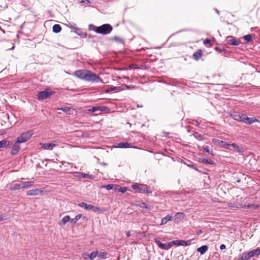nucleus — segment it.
Wrapping results in <instances>:
<instances>
[{"label":"nucleus","mask_w":260,"mask_h":260,"mask_svg":"<svg viewBox=\"0 0 260 260\" xmlns=\"http://www.w3.org/2000/svg\"><path fill=\"white\" fill-rule=\"evenodd\" d=\"M55 92L52 91H48L47 90L38 92L37 94V98L39 100H45L53 95Z\"/></svg>","instance_id":"39448f33"},{"label":"nucleus","mask_w":260,"mask_h":260,"mask_svg":"<svg viewBox=\"0 0 260 260\" xmlns=\"http://www.w3.org/2000/svg\"><path fill=\"white\" fill-rule=\"evenodd\" d=\"M251 257L258 256L260 255V248L258 247L249 251Z\"/></svg>","instance_id":"5701e85b"},{"label":"nucleus","mask_w":260,"mask_h":260,"mask_svg":"<svg viewBox=\"0 0 260 260\" xmlns=\"http://www.w3.org/2000/svg\"><path fill=\"white\" fill-rule=\"evenodd\" d=\"M180 243L179 246H186L189 245L191 242L190 240H187V241L180 240Z\"/></svg>","instance_id":"f704fd0d"},{"label":"nucleus","mask_w":260,"mask_h":260,"mask_svg":"<svg viewBox=\"0 0 260 260\" xmlns=\"http://www.w3.org/2000/svg\"><path fill=\"white\" fill-rule=\"evenodd\" d=\"M113 91H122L121 86H111L108 89H106V92H110Z\"/></svg>","instance_id":"a878e982"},{"label":"nucleus","mask_w":260,"mask_h":260,"mask_svg":"<svg viewBox=\"0 0 260 260\" xmlns=\"http://www.w3.org/2000/svg\"><path fill=\"white\" fill-rule=\"evenodd\" d=\"M212 142L215 144H218L219 145H221V147L225 149H229V147H230V144L228 143L227 142L219 140L217 139H213Z\"/></svg>","instance_id":"6e6552de"},{"label":"nucleus","mask_w":260,"mask_h":260,"mask_svg":"<svg viewBox=\"0 0 260 260\" xmlns=\"http://www.w3.org/2000/svg\"><path fill=\"white\" fill-rule=\"evenodd\" d=\"M98 254V251H94L91 252L90 253H89V258L90 259H92L94 258H95Z\"/></svg>","instance_id":"ea45409f"},{"label":"nucleus","mask_w":260,"mask_h":260,"mask_svg":"<svg viewBox=\"0 0 260 260\" xmlns=\"http://www.w3.org/2000/svg\"><path fill=\"white\" fill-rule=\"evenodd\" d=\"M79 177L83 178H93V176L84 173H80Z\"/></svg>","instance_id":"c9c22d12"},{"label":"nucleus","mask_w":260,"mask_h":260,"mask_svg":"<svg viewBox=\"0 0 260 260\" xmlns=\"http://www.w3.org/2000/svg\"><path fill=\"white\" fill-rule=\"evenodd\" d=\"M202 233H203V231H202V230H199L197 231V234L198 235H201Z\"/></svg>","instance_id":"e2e57ef3"},{"label":"nucleus","mask_w":260,"mask_h":260,"mask_svg":"<svg viewBox=\"0 0 260 260\" xmlns=\"http://www.w3.org/2000/svg\"><path fill=\"white\" fill-rule=\"evenodd\" d=\"M215 49L216 50L219 51L220 52H221L222 50H224V49H223V48L221 49V48H220L219 47H216Z\"/></svg>","instance_id":"052dcab7"},{"label":"nucleus","mask_w":260,"mask_h":260,"mask_svg":"<svg viewBox=\"0 0 260 260\" xmlns=\"http://www.w3.org/2000/svg\"><path fill=\"white\" fill-rule=\"evenodd\" d=\"M188 161L189 162V164H187V165L188 167H189L190 168H192L193 169H194L196 171H198L197 164H195L191 162L189 160H188Z\"/></svg>","instance_id":"e433bc0d"},{"label":"nucleus","mask_w":260,"mask_h":260,"mask_svg":"<svg viewBox=\"0 0 260 260\" xmlns=\"http://www.w3.org/2000/svg\"><path fill=\"white\" fill-rule=\"evenodd\" d=\"M70 220V217L69 215H67L64 216L61 221V223L63 225H64Z\"/></svg>","instance_id":"72a5a7b5"},{"label":"nucleus","mask_w":260,"mask_h":260,"mask_svg":"<svg viewBox=\"0 0 260 260\" xmlns=\"http://www.w3.org/2000/svg\"><path fill=\"white\" fill-rule=\"evenodd\" d=\"M244 114L240 112L233 111L231 113L230 116L233 119L237 121L242 122V119L243 118V116H244Z\"/></svg>","instance_id":"0eeeda50"},{"label":"nucleus","mask_w":260,"mask_h":260,"mask_svg":"<svg viewBox=\"0 0 260 260\" xmlns=\"http://www.w3.org/2000/svg\"><path fill=\"white\" fill-rule=\"evenodd\" d=\"M225 245L224 244H221L220 246V250H223L225 248Z\"/></svg>","instance_id":"680f3d73"},{"label":"nucleus","mask_w":260,"mask_h":260,"mask_svg":"<svg viewBox=\"0 0 260 260\" xmlns=\"http://www.w3.org/2000/svg\"><path fill=\"white\" fill-rule=\"evenodd\" d=\"M6 216L5 214L0 215V221L6 220Z\"/></svg>","instance_id":"603ef678"},{"label":"nucleus","mask_w":260,"mask_h":260,"mask_svg":"<svg viewBox=\"0 0 260 260\" xmlns=\"http://www.w3.org/2000/svg\"><path fill=\"white\" fill-rule=\"evenodd\" d=\"M134 88V86L127 85H121L122 90H125V89H129L131 88Z\"/></svg>","instance_id":"de8ad7c7"},{"label":"nucleus","mask_w":260,"mask_h":260,"mask_svg":"<svg viewBox=\"0 0 260 260\" xmlns=\"http://www.w3.org/2000/svg\"><path fill=\"white\" fill-rule=\"evenodd\" d=\"M22 188H24L28 186H31L34 184V181H29L25 182H21Z\"/></svg>","instance_id":"bb28decb"},{"label":"nucleus","mask_w":260,"mask_h":260,"mask_svg":"<svg viewBox=\"0 0 260 260\" xmlns=\"http://www.w3.org/2000/svg\"><path fill=\"white\" fill-rule=\"evenodd\" d=\"M173 219V217L172 216H170L169 215H167L166 217L162 218L161 219V222L160 224L163 225L165 224H166L168 221H171Z\"/></svg>","instance_id":"393cba45"},{"label":"nucleus","mask_w":260,"mask_h":260,"mask_svg":"<svg viewBox=\"0 0 260 260\" xmlns=\"http://www.w3.org/2000/svg\"><path fill=\"white\" fill-rule=\"evenodd\" d=\"M107 108L105 106H101L92 107L91 108L88 109L87 110V112L88 113H89V112L94 113L98 111H104L106 110V109H107Z\"/></svg>","instance_id":"9b49d317"},{"label":"nucleus","mask_w":260,"mask_h":260,"mask_svg":"<svg viewBox=\"0 0 260 260\" xmlns=\"http://www.w3.org/2000/svg\"><path fill=\"white\" fill-rule=\"evenodd\" d=\"M203 151L204 152H207V153H209L210 154H211V155H214L212 151H211L209 150L208 146H206L205 148H204L203 149Z\"/></svg>","instance_id":"09e8293b"},{"label":"nucleus","mask_w":260,"mask_h":260,"mask_svg":"<svg viewBox=\"0 0 260 260\" xmlns=\"http://www.w3.org/2000/svg\"><path fill=\"white\" fill-rule=\"evenodd\" d=\"M113 40H115V41H118V42H120V43H122V41H123V40H122V39H121V38H118V37H114V38H113Z\"/></svg>","instance_id":"864d4df0"},{"label":"nucleus","mask_w":260,"mask_h":260,"mask_svg":"<svg viewBox=\"0 0 260 260\" xmlns=\"http://www.w3.org/2000/svg\"><path fill=\"white\" fill-rule=\"evenodd\" d=\"M226 41L228 44L233 46H238L239 44L238 41L233 36H228L226 38Z\"/></svg>","instance_id":"1a4fd4ad"},{"label":"nucleus","mask_w":260,"mask_h":260,"mask_svg":"<svg viewBox=\"0 0 260 260\" xmlns=\"http://www.w3.org/2000/svg\"><path fill=\"white\" fill-rule=\"evenodd\" d=\"M61 30V27L59 24H55L53 26L52 31L53 32L57 34Z\"/></svg>","instance_id":"c756f323"},{"label":"nucleus","mask_w":260,"mask_h":260,"mask_svg":"<svg viewBox=\"0 0 260 260\" xmlns=\"http://www.w3.org/2000/svg\"><path fill=\"white\" fill-rule=\"evenodd\" d=\"M21 182L19 183L13 182L10 186V189L11 190H16L21 189Z\"/></svg>","instance_id":"f3484780"},{"label":"nucleus","mask_w":260,"mask_h":260,"mask_svg":"<svg viewBox=\"0 0 260 260\" xmlns=\"http://www.w3.org/2000/svg\"><path fill=\"white\" fill-rule=\"evenodd\" d=\"M79 3L81 4L82 6L85 5V2L84 0H81V1H79Z\"/></svg>","instance_id":"0e129e2a"},{"label":"nucleus","mask_w":260,"mask_h":260,"mask_svg":"<svg viewBox=\"0 0 260 260\" xmlns=\"http://www.w3.org/2000/svg\"><path fill=\"white\" fill-rule=\"evenodd\" d=\"M230 146H232L234 149L238 152L241 153L244 152V149L235 143H232L230 144Z\"/></svg>","instance_id":"aec40b11"},{"label":"nucleus","mask_w":260,"mask_h":260,"mask_svg":"<svg viewBox=\"0 0 260 260\" xmlns=\"http://www.w3.org/2000/svg\"><path fill=\"white\" fill-rule=\"evenodd\" d=\"M180 240H174V241H172V243L174 245H177V246H179L180 245Z\"/></svg>","instance_id":"3c124183"},{"label":"nucleus","mask_w":260,"mask_h":260,"mask_svg":"<svg viewBox=\"0 0 260 260\" xmlns=\"http://www.w3.org/2000/svg\"><path fill=\"white\" fill-rule=\"evenodd\" d=\"M208 249L207 245H203L197 249V251L200 252L201 255L205 254Z\"/></svg>","instance_id":"b1692460"},{"label":"nucleus","mask_w":260,"mask_h":260,"mask_svg":"<svg viewBox=\"0 0 260 260\" xmlns=\"http://www.w3.org/2000/svg\"><path fill=\"white\" fill-rule=\"evenodd\" d=\"M154 242L157 244V245L162 249H165V244L162 243L158 239L155 238L153 239Z\"/></svg>","instance_id":"cd10ccee"},{"label":"nucleus","mask_w":260,"mask_h":260,"mask_svg":"<svg viewBox=\"0 0 260 260\" xmlns=\"http://www.w3.org/2000/svg\"><path fill=\"white\" fill-rule=\"evenodd\" d=\"M61 164H62V165H64L65 167H66L68 165H72L71 163H70V162H66V161H62Z\"/></svg>","instance_id":"4d7b16f0"},{"label":"nucleus","mask_w":260,"mask_h":260,"mask_svg":"<svg viewBox=\"0 0 260 260\" xmlns=\"http://www.w3.org/2000/svg\"><path fill=\"white\" fill-rule=\"evenodd\" d=\"M89 28L95 32L104 35L109 34L113 30V27L110 24H104L100 26H95L93 24L89 25Z\"/></svg>","instance_id":"f03ea898"},{"label":"nucleus","mask_w":260,"mask_h":260,"mask_svg":"<svg viewBox=\"0 0 260 260\" xmlns=\"http://www.w3.org/2000/svg\"><path fill=\"white\" fill-rule=\"evenodd\" d=\"M184 213L182 212H178L175 215V220L176 221L178 220H181L184 217ZM177 222H178V221H177Z\"/></svg>","instance_id":"c85d7f7f"},{"label":"nucleus","mask_w":260,"mask_h":260,"mask_svg":"<svg viewBox=\"0 0 260 260\" xmlns=\"http://www.w3.org/2000/svg\"><path fill=\"white\" fill-rule=\"evenodd\" d=\"M82 256L85 259L88 258H89V253L86 252L83 253Z\"/></svg>","instance_id":"6e6d98bb"},{"label":"nucleus","mask_w":260,"mask_h":260,"mask_svg":"<svg viewBox=\"0 0 260 260\" xmlns=\"http://www.w3.org/2000/svg\"><path fill=\"white\" fill-rule=\"evenodd\" d=\"M118 147L122 148H128L132 147V144L127 142H121L118 144Z\"/></svg>","instance_id":"412c9836"},{"label":"nucleus","mask_w":260,"mask_h":260,"mask_svg":"<svg viewBox=\"0 0 260 260\" xmlns=\"http://www.w3.org/2000/svg\"><path fill=\"white\" fill-rule=\"evenodd\" d=\"M118 186H120L119 185L114 184V187L113 189L115 191H117L119 192V188L118 187Z\"/></svg>","instance_id":"bf43d9fd"},{"label":"nucleus","mask_w":260,"mask_h":260,"mask_svg":"<svg viewBox=\"0 0 260 260\" xmlns=\"http://www.w3.org/2000/svg\"><path fill=\"white\" fill-rule=\"evenodd\" d=\"M74 75L77 78L87 82L94 83H103L100 77L91 71L87 70H79L74 72Z\"/></svg>","instance_id":"f257e3e1"},{"label":"nucleus","mask_w":260,"mask_h":260,"mask_svg":"<svg viewBox=\"0 0 260 260\" xmlns=\"http://www.w3.org/2000/svg\"><path fill=\"white\" fill-rule=\"evenodd\" d=\"M259 206L258 205L251 204L247 206L248 209H258L259 208Z\"/></svg>","instance_id":"c03bdc74"},{"label":"nucleus","mask_w":260,"mask_h":260,"mask_svg":"<svg viewBox=\"0 0 260 260\" xmlns=\"http://www.w3.org/2000/svg\"><path fill=\"white\" fill-rule=\"evenodd\" d=\"M42 190L40 189L36 188L34 189H31L27 190L26 191V194L27 196H37L40 194H41Z\"/></svg>","instance_id":"2eb2a0df"},{"label":"nucleus","mask_w":260,"mask_h":260,"mask_svg":"<svg viewBox=\"0 0 260 260\" xmlns=\"http://www.w3.org/2000/svg\"><path fill=\"white\" fill-rule=\"evenodd\" d=\"M82 215L81 214H79L77 215L75 218L71 219V222L75 224L76 223L78 220L82 217Z\"/></svg>","instance_id":"473e14b6"},{"label":"nucleus","mask_w":260,"mask_h":260,"mask_svg":"<svg viewBox=\"0 0 260 260\" xmlns=\"http://www.w3.org/2000/svg\"><path fill=\"white\" fill-rule=\"evenodd\" d=\"M243 39L244 41H245L247 42H250L252 41L253 40V35L252 34H249L245 35L243 37Z\"/></svg>","instance_id":"7c9ffc66"},{"label":"nucleus","mask_w":260,"mask_h":260,"mask_svg":"<svg viewBox=\"0 0 260 260\" xmlns=\"http://www.w3.org/2000/svg\"><path fill=\"white\" fill-rule=\"evenodd\" d=\"M75 33L78 35V36H80L82 38H85L87 36V34L85 32H84L80 28H75Z\"/></svg>","instance_id":"4be33fe9"},{"label":"nucleus","mask_w":260,"mask_h":260,"mask_svg":"<svg viewBox=\"0 0 260 260\" xmlns=\"http://www.w3.org/2000/svg\"><path fill=\"white\" fill-rule=\"evenodd\" d=\"M114 187V184H109L108 185H103L101 186L102 188H106L107 190H109L111 189H113Z\"/></svg>","instance_id":"4c0bfd02"},{"label":"nucleus","mask_w":260,"mask_h":260,"mask_svg":"<svg viewBox=\"0 0 260 260\" xmlns=\"http://www.w3.org/2000/svg\"><path fill=\"white\" fill-rule=\"evenodd\" d=\"M169 132H164V136H167L168 135H169Z\"/></svg>","instance_id":"774afa93"},{"label":"nucleus","mask_w":260,"mask_h":260,"mask_svg":"<svg viewBox=\"0 0 260 260\" xmlns=\"http://www.w3.org/2000/svg\"><path fill=\"white\" fill-rule=\"evenodd\" d=\"M203 54V51L201 49H198L196 52H195L192 55V58L195 60H199L201 57H202Z\"/></svg>","instance_id":"a211bd4d"},{"label":"nucleus","mask_w":260,"mask_h":260,"mask_svg":"<svg viewBox=\"0 0 260 260\" xmlns=\"http://www.w3.org/2000/svg\"><path fill=\"white\" fill-rule=\"evenodd\" d=\"M78 206L81 208H83L86 210H92L94 212H104L106 211V209L104 208H99L98 207H95L92 205H88L84 202H81L78 204Z\"/></svg>","instance_id":"20e7f679"},{"label":"nucleus","mask_w":260,"mask_h":260,"mask_svg":"<svg viewBox=\"0 0 260 260\" xmlns=\"http://www.w3.org/2000/svg\"><path fill=\"white\" fill-rule=\"evenodd\" d=\"M144 191H143V193H151L152 192V190L149 189L147 185H144Z\"/></svg>","instance_id":"37998d69"},{"label":"nucleus","mask_w":260,"mask_h":260,"mask_svg":"<svg viewBox=\"0 0 260 260\" xmlns=\"http://www.w3.org/2000/svg\"><path fill=\"white\" fill-rule=\"evenodd\" d=\"M200 124V122L198 121V120H193V121L192 122V124H194L197 126H199Z\"/></svg>","instance_id":"13d9d810"},{"label":"nucleus","mask_w":260,"mask_h":260,"mask_svg":"<svg viewBox=\"0 0 260 260\" xmlns=\"http://www.w3.org/2000/svg\"><path fill=\"white\" fill-rule=\"evenodd\" d=\"M164 83L168 85L175 86H178L179 84L178 81H177L175 79H170L168 81H165Z\"/></svg>","instance_id":"6ab92c4d"},{"label":"nucleus","mask_w":260,"mask_h":260,"mask_svg":"<svg viewBox=\"0 0 260 260\" xmlns=\"http://www.w3.org/2000/svg\"><path fill=\"white\" fill-rule=\"evenodd\" d=\"M193 136L197 139L199 141H203L204 139L203 136L197 132L194 133Z\"/></svg>","instance_id":"58836bf2"},{"label":"nucleus","mask_w":260,"mask_h":260,"mask_svg":"<svg viewBox=\"0 0 260 260\" xmlns=\"http://www.w3.org/2000/svg\"><path fill=\"white\" fill-rule=\"evenodd\" d=\"M243 117L242 122L246 124L250 125L254 122H259V120L254 117H249L245 114Z\"/></svg>","instance_id":"423d86ee"},{"label":"nucleus","mask_w":260,"mask_h":260,"mask_svg":"<svg viewBox=\"0 0 260 260\" xmlns=\"http://www.w3.org/2000/svg\"><path fill=\"white\" fill-rule=\"evenodd\" d=\"M251 257L249 251L244 252L237 260H249Z\"/></svg>","instance_id":"dca6fc26"},{"label":"nucleus","mask_w":260,"mask_h":260,"mask_svg":"<svg viewBox=\"0 0 260 260\" xmlns=\"http://www.w3.org/2000/svg\"><path fill=\"white\" fill-rule=\"evenodd\" d=\"M19 143L16 142V140L15 141L14 144L13 145L11 150V154L12 155H16L18 152L20 150V147L19 145Z\"/></svg>","instance_id":"9d476101"},{"label":"nucleus","mask_w":260,"mask_h":260,"mask_svg":"<svg viewBox=\"0 0 260 260\" xmlns=\"http://www.w3.org/2000/svg\"><path fill=\"white\" fill-rule=\"evenodd\" d=\"M202 162L204 164H210L212 165H215V162L212 160H209L207 158H203Z\"/></svg>","instance_id":"a19ab883"},{"label":"nucleus","mask_w":260,"mask_h":260,"mask_svg":"<svg viewBox=\"0 0 260 260\" xmlns=\"http://www.w3.org/2000/svg\"><path fill=\"white\" fill-rule=\"evenodd\" d=\"M40 145L45 150H52L56 145L52 143H40Z\"/></svg>","instance_id":"4468645a"},{"label":"nucleus","mask_w":260,"mask_h":260,"mask_svg":"<svg viewBox=\"0 0 260 260\" xmlns=\"http://www.w3.org/2000/svg\"><path fill=\"white\" fill-rule=\"evenodd\" d=\"M173 245V244L172 243V241L170 242H169L167 245H166L165 244V250H168L169 249H170L172 246Z\"/></svg>","instance_id":"8fccbe9b"},{"label":"nucleus","mask_w":260,"mask_h":260,"mask_svg":"<svg viewBox=\"0 0 260 260\" xmlns=\"http://www.w3.org/2000/svg\"><path fill=\"white\" fill-rule=\"evenodd\" d=\"M118 187L119 188V192H120L122 193H125L127 190V188L125 186H118Z\"/></svg>","instance_id":"49530a36"},{"label":"nucleus","mask_w":260,"mask_h":260,"mask_svg":"<svg viewBox=\"0 0 260 260\" xmlns=\"http://www.w3.org/2000/svg\"><path fill=\"white\" fill-rule=\"evenodd\" d=\"M144 185H139L137 183L132 185V188L139 193H143V191H144Z\"/></svg>","instance_id":"ddd939ff"},{"label":"nucleus","mask_w":260,"mask_h":260,"mask_svg":"<svg viewBox=\"0 0 260 260\" xmlns=\"http://www.w3.org/2000/svg\"><path fill=\"white\" fill-rule=\"evenodd\" d=\"M126 235L127 237H129L131 236V232L130 231H127L126 232Z\"/></svg>","instance_id":"338daca9"},{"label":"nucleus","mask_w":260,"mask_h":260,"mask_svg":"<svg viewBox=\"0 0 260 260\" xmlns=\"http://www.w3.org/2000/svg\"><path fill=\"white\" fill-rule=\"evenodd\" d=\"M85 2V5H89L90 4V2L89 0H84Z\"/></svg>","instance_id":"69168bd1"},{"label":"nucleus","mask_w":260,"mask_h":260,"mask_svg":"<svg viewBox=\"0 0 260 260\" xmlns=\"http://www.w3.org/2000/svg\"><path fill=\"white\" fill-rule=\"evenodd\" d=\"M139 206L141 208L150 209L149 206L144 202H142Z\"/></svg>","instance_id":"a18cd8bd"},{"label":"nucleus","mask_w":260,"mask_h":260,"mask_svg":"<svg viewBox=\"0 0 260 260\" xmlns=\"http://www.w3.org/2000/svg\"><path fill=\"white\" fill-rule=\"evenodd\" d=\"M109 253L106 252H100L98 254V256L100 258H108L109 257Z\"/></svg>","instance_id":"2f4dec72"},{"label":"nucleus","mask_w":260,"mask_h":260,"mask_svg":"<svg viewBox=\"0 0 260 260\" xmlns=\"http://www.w3.org/2000/svg\"><path fill=\"white\" fill-rule=\"evenodd\" d=\"M71 108L69 107H64L61 108H58L57 110H61L64 113H68L70 111Z\"/></svg>","instance_id":"79ce46f5"},{"label":"nucleus","mask_w":260,"mask_h":260,"mask_svg":"<svg viewBox=\"0 0 260 260\" xmlns=\"http://www.w3.org/2000/svg\"><path fill=\"white\" fill-rule=\"evenodd\" d=\"M204 44L205 45H207V44H211V41L210 39H205L204 41Z\"/></svg>","instance_id":"5fc2aeb1"},{"label":"nucleus","mask_w":260,"mask_h":260,"mask_svg":"<svg viewBox=\"0 0 260 260\" xmlns=\"http://www.w3.org/2000/svg\"><path fill=\"white\" fill-rule=\"evenodd\" d=\"M34 132L32 130L23 133L19 137L16 139V142L20 144L25 143L31 138Z\"/></svg>","instance_id":"7ed1b4c3"},{"label":"nucleus","mask_w":260,"mask_h":260,"mask_svg":"<svg viewBox=\"0 0 260 260\" xmlns=\"http://www.w3.org/2000/svg\"><path fill=\"white\" fill-rule=\"evenodd\" d=\"M12 144L10 141L7 139H3L0 141V149L1 148H10V145Z\"/></svg>","instance_id":"f8f14e48"}]
</instances>
